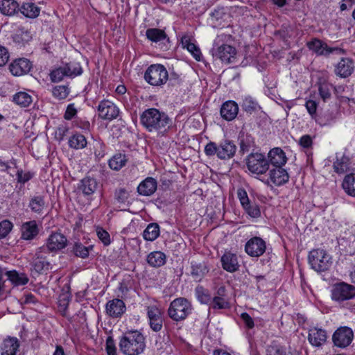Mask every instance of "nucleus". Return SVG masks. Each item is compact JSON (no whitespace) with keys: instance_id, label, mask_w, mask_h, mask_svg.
Instances as JSON below:
<instances>
[{"instance_id":"obj_37","label":"nucleus","mask_w":355,"mask_h":355,"mask_svg":"<svg viewBox=\"0 0 355 355\" xmlns=\"http://www.w3.org/2000/svg\"><path fill=\"white\" fill-rule=\"evenodd\" d=\"M128 159L125 154L117 153L110 159L108 164L112 170L119 171L125 165Z\"/></svg>"},{"instance_id":"obj_26","label":"nucleus","mask_w":355,"mask_h":355,"mask_svg":"<svg viewBox=\"0 0 355 355\" xmlns=\"http://www.w3.org/2000/svg\"><path fill=\"white\" fill-rule=\"evenodd\" d=\"M191 275L196 282H200L209 272V268L206 262H191Z\"/></svg>"},{"instance_id":"obj_8","label":"nucleus","mask_w":355,"mask_h":355,"mask_svg":"<svg viewBox=\"0 0 355 355\" xmlns=\"http://www.w3.org/2000/svg\"><path fill=\"white\" fill-rule=\"evenodd\" d=\"M331 296L337 302L352 300L355 297V287L344 282L336 283L332 286Z\"/></svg>"},{"instance_id":"obj_53","label":"nucleus","mask_w":355,"mask_h":355,"mask_svg":"<svg viewBox=\"0 0 355 355\" xmlns=\"http://www.w3.org/2000/svg\"><path fill=\"white\" fill-rule=\"evenodd\" d=\"M69 296L67 294H62L58 298V306L60 311L62 312L63 315H66V311L67 310L69 303Z\"/></svg>"},{"instance_id":"obj_45","label":"nucleus","mask_w":355,"mask_h":355,"mask_svg":"<svg viewBox=\"0 0 355 355\" xmlns=\"http://www.w3.org/2000/svg\"><path fill=\"white\" fill-rule=\"evenodd\" d=\"M242 108L248 113L252 114L259 107L258 103L250 96H247L243 100Z\"/></svg>"},{"instance_id":"obj_55","label":"nucleus","mask_w":355,"mask_h":355,"mask_svg":"<svg viewBox=\"0 0 355 355\" xmlns=\"http://www.w3.org/2000/svg\"><path fill=\"white\" fill-rule=\"evenodd\" d=\"M96 234L98 238L103 242L104 245H108L110 244V236L109 233L103 230L102 227H98L96 228Z\"/></svg>"},{"instance_id":"obj_38","label":"nucleus","mask_w":355,"mask_h":355,"mask_svg":"<svg viewBox=\"0 0 355 355\" xmlns=\"http://www.w3.org/2000/svg\"><path fill=\"white\" fill-rule=\"evenodd\" d=\"M159 235V226L157 223H150L143 232V237L149 241H155Z\"/></svg>"},{"instance_id":"obj_52","label":"nucleus","mask_w":355,"mask_h":355,"mask_svg":"<svg viewBox=\"0 0 355 355\" xmlns=\"http://www.w3.org/2000/svg\"><path fill=\"white\" fill-rule=\"evenodd\" d=\"M129 196V192L124 188L116 189L114 193V198L119 203H125Z\"/></svg>"},{"instance_id":"obj_19","label":"nucleus","mask_w":355,"mask_h":355,"mask_svg":"<svg viewBox=\"0 0 355 355\" xmlns=\"http://www.w3.org/2000/svg\"><path fill=\"white\" fill-rule=\"evenodd\" d=\"M105 309L110 317L119 318L125 313L126 309L123 301L116 298L107 302Z\"/></svg>"},{"instance_id":"obj_4","label":"nucleus","mask_w":355,"mask_h":355,"mask_svg":"<svg viewBox=\"0 0 355 355\" xmlns=\"http://www.w3.org/2000/svg\"><path fill=\"white\" fill-rule=\"evenodd\" d=\"M191 302L185 297H178L173 300L167 310L168 317L174 322L184 320L192 313Z\"/></svg>"},{"instance_id":"obj_9","label":"nucleus","mask_w":355,"mask_h":355,"mask_svg":"<svg viewBox=\"0 0 355 355\" xmlns=\"http://www.w3.org/2000/svg\"><path fill=\"white\" fill-rule=\"evenodd\" d=\"M354 339L352 329L347 326L338 327L332 335V342L334 346L339 348H346L349 346Z\"/></svg>"},{"instance_id":"obj_18","label":"nucleus","mask_w":355,"mask_h":355,"mask_svg":"<svg viewBox=\"0 0 355 355\" xmlns=\"http://www.w3.org/2000/svg\"><path fill=\"white\" fill-rule=\"evenodd\" d=\"M354 70V63L349 58H343L335 67V73L340 78H347Z\"/></svg>"},{"instance_id":"obj_17","label":"nucleus","mask_w":355,"mask_h":355,"mask_svg":"<svg viewBox=\"0 0 355 355\" xmlns=\"http://www.w3.org/2000/svg\"><path fill=\"white\" fill-rule=\"evenodd\" d=\"M236 54V50L234 47L227 45L223 44L213 53V55L220 59L223 62L230 63L232 62L235 59Z\"/></svg>"},{"instance_id":"obj_13","label":"nucleus","mask_w":355,"mask_h":355,"mask_svg":"<svg viewBox=\"0 0 355 355\" xmlns=\"http://www.w3.org/2000/svg\"><path fill=\"white\" fill-rule=\"evenodd\" d=\"M98 116L104 120L112 121L116 119L119 114L117 106L110 101L103 100L98 106Z\"/></svg>"},{"instance_id":"obj_42","label":"nucleus","mask_w":355,"mask_h":355,"mask_svg":"<svg viewBox=\"0 0 355 355\" xmlns=\"http://www.w3.org/2000/svg\"><path fill=\"white\" fill-rule=\"evenodd\" d=\"M13 101L22 107H26L31 105L33 99L28 93L19 92L13 96Z\"/></svg>"},{"instance_id":"obj_7","label":"nucleus","mask_w":355,"mask_h":355,"mask_svg":"<svg viewBox=\"0 0 355 355\" xmlns=\"http://www.w3.org/2000/svg\"><path fill=\"white\" fill-rule=\"evenodd\" d=\"M248 169L252 173L261 175L269 169V162L265 155L259 153H251L246 158Z\"/></svg>"},{"instance_id":"obj_22","label":"nucleus","mask_w":355,"mask_h":355,"mask_svg":"<svg viewBox=\"0 0 355 355\" xmlns=\"http://www.w3.org/2000/svg\"><path fill=\"white\" fill-rule=\"evenodd\" d=\"M269 175L270 181L276 186L283 185L289 180L288 172L282 166L270 169Z\"/></svg>"},{"instance_id":"obj_25","label":"nucleus","mask_w":355,"mask_h":355,"mask_svg":"<svg viewBox=\"0 0 355 355\" xmlns=\"http://www.w3.org/2000/svg\"><path fill=\"white\" fill-rule=\"evenodd\" d=\"M268 162L274 167L284 166L287 161L285 153L280 148H274L268 153Z\"/></svg>"},{"instance_id":"obj_62","label":"nucleus","mask_w":355,"mask_h":355,"mask_svg":"<svg viewBox=\"0 0 355 355\" xmlns=\"http://www.w3.org/2000/svg\"><path fill=\"white\" fill-rule=\"evenodd\" d=\"M299 144L300 146L305 148L311 147L313 141L311 136L309 135H303L299 140Z\"/></svg>"},{"instance_id":"obj_2","label":"nucleus","mask_w":355,"mask_h":355,"mask_svg":"<svg viewBox=\"0 0 355 355\" xmlns=\"http://www.w3.org/2000/svg\"><path fill=\"white\" fill-rule=\"evenodd\" d=\"M145 347V338L138 331L125 332L119 342L120 350L125 355H139Z\"/></svg>"},{"instance_id":"obj_1","label":"nucleus","mask_w":355,"mask_h":355,"mask_svg":"<svg viewBox=\"0 0 355 355\" xmlns=\"http://www.w3.org/2000/svg\"><path fill=\"white\" fill-rule=\"evenodd\" d=\"M141 123L148 132H155L158 135H164L171 124V119L164 112L156 108H149L140 116Z\"/></svg>"},{"instance_id":"obj_14","label":"nucleus","mask_w":355,"mask_h":355,"mask_svg":"<svg viewBox=\"0 0 355 355\" xmlns=\"http://www.w3.org/2000/svg\"><path fill=\"white\" fill-rule=\"evenodd\" d=\"M67 237L60 232H53L47 239L45 250L49 252H55L64 249L67 245Z\"/></svg>"},{"instance_id":"obj_34","label":"nucleus","mask_w":355,"mask_h":355,"mask_svg":"<svg viewBox=\"0 0 355 355\" xmlns=\"http://www.w3.org/2000/svg\"><path fill=\"white\" fill-rule=\"evenodd\" d=\"M166 257L161 251H154L147 256V262L150 266L158 268L162 266L166 263Z\"/></svg>"},{"instance_id":"obj_12","label":"nucleus","mask_w":355,"mask_h":355,"mask_svg":"<svg viewBox=\"0 0 355 355\" xmlns=\"http://www.w3.org/2000/svg\"><path fill=\"white\" fill-rule=\"evenodd\" d=\"M266 250V243L261 237L254 236L245 245V251L251 257H259Z\"/></svg>"},{"instance_id":"obj_33","label":"nucleus","mask_w":355,"mask_h":355,"mask_svg":"<svg viewBox=\"0 0 355 355\" xmlns=\"http://www.w3.org/2000/svg\"><path fill=\"white\" fill-rule=\"evenodd\" d=\"M147 38L153 42H160L164 40L169 42V38L164 31L159 28H148L146 31Z\"/></svg>"},{"instance_id":"obj_31","label":"nucleus","mask_w":355,"mask_h":355,"mask_svg":"<svg viewBox=\"0 0 355 355\" xmlns=\"http://www.w3.org/2000/svg\"><path fill=\"white\" fill-rule=\"evenodd\" d=\"M93 250L94 245L85 246L81 242L76 241L72 245L71 251L76 257L87 259L89 256V252Z\"/></svg>"},{"instance_id":"obj_48","label":"nucleus","mask_w":355,"mask_h":355,"mask_svg":"<svg viewBox=\"0 0 355 355\" xmlns=\"http://www.w3.org/2000/svg\"><path fill=\"white\" fill-rule=\"evenodd\" d=\"M67 71V77H75L82 74L83 69L78 62H69L64 65Z\"/></svg>"},{"instance_id":"obj_61","label":"nucleus","mask_w":355,"mask_h":355,"mask_svg":"<svg viewBox=\"0 0 355 355\" xmlns=\"http://www.w3.org/2000/svg\"><path fill=\"white\" fill-rule=\"evenodd\" d=\"M305 106L309 114L313 118L316 114L317 103L315 101L309 100L306 102Z\"/></svg>"},{"instance_id":"obj_51","label":"nucleus","mask_w":355,"mask_h":355,"mask_svg":"<svg viewBox=\"0 0 355 355\" xmlns=\"http://www.w3.org/2000/svg\"><path fill=\"white\" fill-rule=\"evenodd\" d=\"M12 223L8 220L0 222V239L5 238L12 230Z\"/></svg>"},{"instance_id":"obj_60","label":"nucleus","mask_w":355,"mask_h":355,"mask_svg":"<svg viewBox=\"0 0 355 355\" xmlns=\"http://www.w3.org/2000/svg\"><path fill=\"white\" fill-rule=\"evenodd\" d=\"M10 57L9 52L6 48L0 46V67L4 66L8 61Z\"/></svg>"},{"instance_id":"obj_16","label":"nucleus","mask_w":355,"mask_h":355,"mask_svg":"<svg viewBox=\"0 0 355 355\" xmlns=\"http://www.w3.org/2000/svg\"><path fill=\"white\" fill-rule=\"evenodd\" d=\"M327 340L326 330L318 327H313L309 330L308 340L312 346L320 347L327 342Z\"/></svg>"},{"instance_id":"obj_46","label":"nucleus","mask_w":355,"mask_h":355,"mask_svg":"<svg viewBox=\"0 0 355 355\" xmlns=\"http://www.w3.org/2000/svg\"><path fill=\"white\" fill-rule=\"evenodd\" d=\"M70 89L67 85H58L53 88V96L59 99H65L69 94Z\"/></svg>"},{"instance_id":"obj_29","label":"nucleus","mask_w":355,"mask_h":355,"mask_svg":"<svg viewBox=\"0 0 355 355\" xmlns=\"http://www.w3.org/2000/svg\"><path fill=\"white\" fill-rule=\"evenodd\" d=\"M19 347V340L17 338H8L1 344V355H16Z\"/></svg>"},{"instance_id":"obj_64","label":"nucleus","mask_w":355,"mask_h":355,"mask_svg":"<svg viewBox=\"0 0 355 355\" xmlns=\"http://www.w3.org/2000/svg\"><path fill=\"white\" fill-rule=\"evenodd\" d=\"M270 352H273V355H293L292 353L286 352L285 348L279 346H271Z\"/></svg>"},{"instance_id":"obj_15","label":"nucleus","mask_w":355,"mask_h":355,"mask_svg":"<svg viewBox=\"0 0 355 355\" xmlns=\"http://www.w3.org/2000/svg\"><path fill=\"white\" fill-rule=\"evenodd\" d=\"M32 67V62L22 58L14 60L9 65V70L13 76H20L28 73Z\"/></svg>"},{"instance_id":"obj_3","label":"nucleus","mask_w":355,"mask_h":355,"mask_svg":"<svg viewBox=\"0 0 355 355\" xmlns=\"http://www.w3.org/2000/svg\"><path fill=\"white\" fill-rule=\"evenodd\" d=\"M237 147L230 140L222 141L218 145L214 141H209L205 146V153L208 157H216L221 160H226L232 158L236 151Z\"/></svg>"},{"instance_id":"obj_6","label":"nucleus","mask_w":355,"mask_h":355,"mask_svg":"<svg viewBox=\"0 0 355 355\" xmlns=\"http://www.w3.org/2000/svg\"><path fill=\"white\" fill-rule=\"evenodd\" d=\"M146 81L153 86H161L168 79V73L166 67L160 64H151L145 73Z\"/></svg>"},{"instance_id":"obj_50","label":"nucleus","mask_w":355,"mask_h":355,"mask_svg":"<svg viewBox=\"0 0 355 355\" xmlns=\"http://www.w3.org/2000/svg\"><path fill=\"white\" fill-rule=\"evenodd\" d=\"M333 85L327 83H322L319 86V94L321 98L325 101L331 97V89Z\"/></svg>"},{"instance_id":"obj_35","label":"nucleus","mask_w":355,"mask_h":355,"mask_svg":"<svg viewBox=\"0 0 355 355\" xmlns=\"http://www.w3.org/2000/svg\"><path fill=\"white\" fill-rule=\"evenodd\" d=\"M182 46L187 49L191 53L193 57L198 61L201 60V51L198 46L190 42L187 37H183L181 40Z\"/></svg>"},{"instance_id":"obj_57","label":"nucleus","mask_w":355,"mask_h":355,"mask_svg":"<svg viewBox=\"0 0 355 355\" xmlns=\"http://www.w3.org/2000/svg\"><path fill=\"white\" fill-rule=\"evenodd\" d=\"M237 196L243 207H246L250 202L246 191L243 188H239L237 190Z\"/></svg>"},{"instance_id":"obj_36","label":"nucleus","mask_w":355,"mask_h":355,"mask_svg":"<svg viewBox=\"0 0 355 355\" xmlns=\"http://www.w3.org/2000/svg\"><path fill=\"white\" fill-rule=\"evenodd\" d=\"M20 11L25 17L34 19L40 15V8L34 3H24Z\"/></svg>"},{"instance_id":"obj_39","label":"nucleus","mask_w":355,"mask_h":355,"mask_svg":"<svg viewBox=\"0 0 355 355\" xmlns=\"http://www.w3.org/2000/svg\"><path fill=\"white\" fill-rule=\"evenodd\" d=\"M239 152L244 154L249 152L252 148L255 147L254 138L250 135H242L240 137Z\"/></svg>"},{"instance_id":"obj_23","label":"nucleus","mask_w":355,"mask_h":355,"mask_svg":"<svg viewBox=\"0 0 355 355\" xmlns=\"http://www.w3.org/2000/svg\"><path fill=\"white\" fill-rule=\"evenodd\" d=\"M306 45L309 50L313 51L318 55H327L336 50V49L329 47L326 43L317 38L307 42Z\"/></svg>"},{"instance_id":"obj_30","label":"nucleus","mask_w":355,"mask_h":355,"mask_svg":"<svg viewBox=\"0 0 355 355\" xmlns=\"http://www.w3.org/2000/svg\"><path fill=\"white\" fill-rule=\"evenodd\" d=\"M5 275L8 277V279L15 286H24L29 281L26 274L24 272H18L16 270L8 271L6 270Z\"/></svg>"},{"instance_id":"obj_41","label":"nucleus","mask_w":355,"mask_h":355,"mask_svg":"<svg viewBox=\"0 0 355 355\" xmlns=\"http://www.w3.org/2000/svg\"><path fill=\"white\" fill-rule=\"evenodd\" d=\"M87 144L85 137L79 133L73 135L69 140V146L74 149L84 148L86 147Z\"/></svg>"},{"instance_id":"obj_59","label":"nucleus","mask_w":355,"mask_h":355,"mask_svg":"<svg viewBox=\"0 0 355 355\" xmlns=\"http://www.w3.org/2000/svg\"><path fill=\"white\" fill-rule=\"evenodd\" d=\"M77 114V110L76 109L74 104L71 103L67 107L66 111L64 114V118L66 120H71Z\"/></svg>"},{"instance_id":"obj_24","label":"nucleus","mask_w":355,"mask_h":355,"mask_svg":"<svg viewBox=\"0 0 355 355\" xmlns=\"http://www.w3.org/2000/svg\"><path fill=\"white\" fill-rule=\"evenodd\" d=\"M157 180L151 177L146 178L137 187V192L139 195L149 196L153 195L157 190Z\"/></svg>"},{"instance_id":"obj_47","label":"nucleus","mask_w":355,"mask_h":355,"mask_svg":"<svg viewBox=\"0 0 355 355\" xmlns=\"http://www.w3.org/2000/svg\"><path fill=\"white\" fill-rule=\"evenodd\" d=\"M67 71L64 65L53 69L50 73L51 81L57 83L62 80L64 77H67Z\"/></svg>"},{"instance_id":"obj_32","label":"nucleus","mask_w":355,"mask_h":355,"mask_svg":"<svg viewBox=\"0 0 355 355\" xmlns=\"http://www.w3.org/2000/svg\"><path fill=\"white\" fill-rule=\"evenodd\" d=\"M18 10H20L19 4L15 0H2L0 2V12L4 15H14Z\"/></svg>"},{"instance_id":"obj_54","label":"nucleus","mask_w":355,"mask_h":355,"mask_svg":"<svg viewBox=\"0 0 355 355\" xmlns=\"http://www.w3.org/2000/svg\"><path fill=\"white\" fill-rule=\"evenodd\" d=\"M247 214L252 218H258L261 216L259 207L257 204L249 203L246 207H243Z\"/></svg>"},{"instance_id":"obj_44","label":"nucleus","mask_w":355,"mask_h":355,"mask_svg":"<svg viewBox=\"0 0 355 355\" xmlns=\"http://www.w3.org/2000/svg\"><path fill=\"white\" fill-rule=\"evenodd\" d=\"M195 291L197 299L200 303L205 304L211 303V297L207 290L205 289L201 286H198Z\"/></svg>"},{"instance_id":"obj_43","label":"nucleus","mask_w":355,"mask_h":355,"mask_svg":"<svg viewBox=\"0 0 355 355\" xmlns=\"http://www.w3.org/2000/svg\"><path fill=\"white\" fill-rule=\"evenodd\" d=\"M45 202L44 197L41 196H37L33 197L30 202H29V207L31 208V211L35 213H40L43 210L44 207Z\"/></svg>"},{"instance_id":"obj_10","label":"nucleus","mask_w":355,"mask_h":355,"mask_svg":"<svg viewBox=\"0 0 355 355\" xmlns=\"http://www.w3.org/2000/svg\"><path fill=\"white\" fill-rule=\"evenodd\" d=\"M45 251V247L42 246L39 248L31 263L32 272L36 274H42L49 270L51 269V264L48 261L42 254Z\"/></svg>"},{"instance_id":"obj_58","label":"nucleus","mask_w":355,"mask_h":355,"mask_svg":"<svg viewBox=\"0 0 355 355\" xmlns=\"http://www.w3.org/2000/svg\"><path fill=\"white\" fill-rule=\"evenodd\" d=\"M105 349L107 355H117L114 340L111 336L107 338Z\"/></svg>"},{"instance_id":"obj_20","label":"nucleus","mask_w":355,"mask_h":355,"mask_svg":"<svg viewBox=\"0 0 355 355\" xmlns=\"http://www.w3.org/2000/svg\"><path fill=\"white\" fill-rule=\"evenodd\" d=\"M220 261L223 268L229 272H234L239 269L240 266L236 254L225 252L221 257Z\"/></svg>"},{"instance_id":"obj_21","label":"nucleus","mask_w":355,"mask_h":355,"mask_svg":"<svg viewBox=\"0 0 355 355\" xmlns=\"http://www.w3.org/2000/svg\"><path fill=\"white\" fill-rule=\"evenodd\" d=\"M239 112V106L234 101H227L223 103L220 113L221 117L228 121L236 118Z\"/></svg>"},{"instance_id":"obj_11","label":"nucleus","mask_w":355,"mask_h":355,"mask_svg":"<svg viewBox=\"0 0 355 355\" xmlns=\"http://www.w3.org/2000/svg\"><path fill=\"white\" fill-rule=\"evenodd\" d=\"M147 317L150 328L155 332H159L163 328V315L161 310L155 305L146 307Z\"/></svg>"},{"instance_id":"obj_40","label":"nucleus","mask_w":355,"mask_h":355,"mask_svg":"<svg viewBox=\"0 0 355 355\" xmlns=\"http://www.w3.org/2000/svg\"><path fill=\"white\" fill-rule=\"evenodd\" d=\"M342 187L348 195L355 197V174L347 175L343 181Z\"/></svg>"},{"instance_id":"obj_63","label":"nucleus","mask_w":355,"mask_h":355,"mask_svg":"<svg viewBox=\"0 0 355 355\" xmlns=\"http://www.w3.org/2000/svg\"><path fill=\"white\" fill-rule=\"evenodd\" d=\"M241 318L245 323V325L248 329H252L254 327V322L252 317L246 312L242 313Z\"/></svg>"},{"instance_id":"obj_56","label":"nucleus","mask_w":355,"mask_h":355,"mask_svg":"<svg viewBox=\"0 0 355 355\" xmlns=\"http://www.w3.org/2000/svg\"><path fill=\"white\" fill-rule=\"evenodd\" d=\"M33 177V173L29 171L24 172L23 170L20 169L17 173V182L21 184H25Z\"/></svg>"},{"instance_id":"obj_27","label":"nucleus","mask_w":355,"mask_h":355,"mask_svg":"<svg viewBox=\"0 0 355 355\" xmlns=\"http://www.w3.org/2000/svg\"><path fill=\"white\" fill-rule=\"evenodd\" d=\"M21 239L24 240H32L39 233V229L35 220H31L23 223L21 228Z\"/></svg>"},{"instance_id":"obj_49","label":"nucleus","mask_w":355,"mask_h":355,"mask_svg":"<svg viewBox=\"0 0 355 355\" xmlns=\"http://www.w3.org/2000/svg\"><path fill=\"white\" fill-rule=\"evenodd\" d=\"M211 307L214 309H225L229 308L230 304L226 297H214L211 301Z\"/></svg>"},{"instance_id":"obj_5","label":"nucleus","mask_w":355,"mask_h":355,"mask_svg":"<svg viewBox=\"0 0 355 355\" xmlns=\"http://www.w3.org/2000/svg\"><path fill=\"white\" fill-rule=\"evenodd\" d=\"M308 259L311 268L319 272L328 270L332 265L331 257L322 249L311 250Z\"/></svg>"},{"instance_id":"obj_28","label":"nucleus","mask_w":355,"mask_h":355,"mask_svg":"<svg viewBox=\"0 0 355 355\" xmlns=\"http://www.w3.org/2000/svg\"><path fill=\"white\" fill-rule=\"evenodd\" d=\"M98 183L96 179L87 176L81 180L78 189L85 196H90L96 191Z\"/></svg>"}]
</instances>
